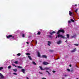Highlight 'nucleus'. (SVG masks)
<instances>
[{
	"instance_id": "nucleus-28",
	"label": "nucleus",
	"mask_w": 79,
	"mask_h": 79,
	"mask_svg": "<svg viewBox=\"0 0 79 79\" xmlns=\"http://www.w3.org/2000/svg\"><path fill=\"white\" fill-rule=\"evenodd\" d=\"M70 71L71 73H73V72H74V70L73 69L71 70Z\"/></svg>"
},
{
	"instance_id": "nucleus-29",
	"label": "nucleus",
	"mask_w": 79,
	"mask_h": 79,
	"mask_svg": "<svg viewBox=\"0 0 79 79\" xmlns=\"http://www.w3.org/2000/svg\"><path fill=\"white\" fill-rule=\"evenodd\" d=\"M26 54L27 55H30V54L29 53H26Z\"/></svg>"
},
{
	"instance_id": "nucleus-38",
	"label": "nucleus",
	"mask_w": 79,
	"mask_h": 79,
	"mask_svg": "<svg viewBox=\"0 0 79 79\" xmlns=\"http://www.w3.org/2000/svg\"><path fill=\"white\" fill-rule=\"evenodd\" d=\"M52 72H53V73H55L56 72V71H53Z\"/></svg>"
},
{
	"instance_id": "nucleus-35",
	"label": "nucleus",
	"mask_w": 79,
	"mask_h": 79,
	"mask_svg": "<svg viewBox=\"0 0 79 79\" xmlns=\"http://www.w3.org/2000/svg\"><path fill=\"white\" fill-rule=\"evenodd\" d=\"M39 73L40 74H43V73L41 72H39Z\"/></svg>"
},
{
	"instance_id": "nucleus-46",
	"label": "nucleus",
	"mask_w": 79,
	"mask_h": 79,
	"mask_svg": "<svg viewBox=\"0 0 79 79\" xmlns=\"http://www.w3.org/2000/svg\"><path fill=\"white\" fill-rule=\"evenodd\" d=\"M64 76L67 77V75H65Z\"/></svg>"
},
{
	"instance_id": "nucleus-19",
	"label": "nucleus",
	"mask_w": 79,
	"mask_h": 79,
	"mask_svg": "<svg viewBox=\"0 0 79 79\" xmlns=\"http://www.w3.org/2000/svg\"><path fill=\"white\" fill-rule=\"evenodd\" d=\"M18 68H19L20 69H21V68H23V67H21L20 66H18Z\"/></svg>"
},
{
	"instance_id": "nucleus-4",
	"label": "nucleus",
	"mask_w": 79,
	"mask_h": 79,
	"mask_svg": "<svg viewBox=\"0 0 79 79\" xmlns=\"http://www.w3.org/2000/svg\"><path fill=\"white\" fill-rule=\"evenodd\" d=\"M43 64L44 65H47V64H49V63L47 62L44 61L43 63Z\"/></svg>"
},
{
	"instance_id": "nucleus-21",
	"label": "nucleus",
	"mask_w": 79,
	"mask_h": 79,
	"mask_svg": "<svg viewBox=\"0 0 79 79\" xmlns=\"http://www.w3.org/2000/svg\"><path fill=\"white\" fill-rule=\"evenodd\" d=\"M46 72H47V73H48V74H49V75H50V74H51L49 72H48V71H46Z\"/></svg>"
},
{
	"instance_id": "nucleus-30",
	"label": "nucleus",
	"mask_w": 79,
	"mask_h": 79,
	"mask_svg": "<svg viewBox=\"0 0 79 79\" xmlns=\"http://www.w3.org/2000/svg\"><path fill=\"white\" fill-rule=\"evenodd\" d=\"M71 21L72 22H74V20H73V19H71Z\"/></svg>"
},
{
	"instance_id": "nucleus-27",
	"label": "nucleus",
	"mask_w": 79,
	"mask_h": 79,
	"mask_svg": "<svg viewBox=\"0 0 79 79\" xmlns=\"http://www.w3.org/2000/svg\"><path fill=\"white\" fill-rule=\"evenodd\" d=\"M74 45H75V46H78L79 45V44H74Z\"/></svg>"
},
{
	"instance_id": "nucleus-3",
	"label": "nucleus",
	"mask_w": 79,
	"mask_h": 79,
	"mask_svg": "<svg viewBox=\"0 0 79 79\" xmlns=\"http://www.w3.org/2000/svg\"><path fill=\"white\" fill-rule=\"evenodd\" d=\"M6 36L7 39H9V38H10V37H12V39H14V37H15V36L12 35H10L8 36Z\"/></svg>"
},
{
	"instance_id": "nucleus-14",
	"label": "nucleus",
	"mask_w": 79,
	"mask_h": 79,
	"mask_svg": "<svg viewBox=\"0 0 79 79\" xmlns=\"http://www.w3.org/2000/svg\"><path fill=\"white\" fill-rule=\"evenodd\" d=\"M28 57L29 60H32V58H31V56H28Z\"/></svg>"
},
{
	"instance_id": "nucleus-37",
	"label": "nucleus",
	"mask_w": 79,
	"mask_h": 79,
	"mask_svg": "<svg viewBox=\"0 0 79 79\" xmlns=\"http://www.w3.org/2000/svg\"><path fill=\"white\" fill-rule=\"evenodd\" d=\"M68 23H71V21H69Z\"/></svg>"
},
{
	"instance_id": "nucleus-13",
	"label": "nucleus",
	"mask_w": 79,
	"mask_h": 79,
	"mask_svg": "<svg viewBox=\"0 0 79 79\" xmlns=\"http://www.w3.org/2000/svg\"><path fill=\"white\" fill-rule=\"evenodd\" d=\"M66 37H67V39H69V34L67 35Z\"/></svg>"
},
{
	"instance_id": "nucleus-25",
	"label": "nucleus",
	"mask_w": 79,
	"mask_h": 79,
	"mask_svg": "<svg viewBox=\"0 0 79 79\" xmlns=\"http://www.w3.org/2000/svg\"><path fill=\"white\" fill-rule=\"evenodd\" d=\"M33 64H34L35 65H36V63H35L34 62H33Z\"/></svg>"
},
{
	"instance_id": "nucleus-41",
	"label": "nucleus",
	"mask_w": 79,
	"mask_h": 79,
	"mask_svg": "<svg viewBox=\"0 0 79 79\" xmlns=\"http://www.w3.org/2000/svg\"><path fill=\"white\" fill-rule=\"evenodd\" d=\"M12 65L14 66H15V64H12Z\"/></svg>"
},
{
	"instance_id": "nucleus-31",
	"label": "nucleus",
	"mask_w": 79,
	"mask_h": 79,
	"mask_svg": "<svg viewBox=\"0 0 79 79\" xmlns=\"http://www.w3.org/2000/svg\"><path fill=\"white\" fill-rule=\"evenodd\" d=\"M13 74H14L15 75H17V73H13Z\"/></svg>"
},
{
	"instance_id": "nucleus-39",
	"label": "nucleus",
	"mask_w": 79,
	"mask_h": 79,
	"mask_svg": "<svg viewBox=\"0 0 79 79\" xmlns=\"http://www.w3.org/2000/svg\"><path fill=\"white\" fill-rule=\"evenodd\" d=\"M68 42V40H66V41H65V42Z\"/></svg>"
},
{
	"instance_id": "nucleus-45",
	"label": "nucleus",
	"mask_w": 79,
	"mask_h": 79,
	"mask_svg": "<svg viewBox=\"0 0 79 79\" xmlns=\"http://www.w3.org/2000/svg\"><path fill=\"white\" fill-rule=\"evenodd\" d=\"M75 6H77V5L76 4L75 5Z\"/></svg>"
},
{
	"instance_id": "nucleus-26",
	"label": "nucleus",
	"mask_w": 79,
	"mask_h": 79,
	"mask_svg": "<svg viewBox=\"0 0 79 79\" xmlns=\"http://www.w3.org/2000/svg\"><path fill=\"white\" fill-rule=\"evenodd\" d=\"M40 32L39 31L38 32V33H37V35H40Z\"/></svg>"
},
{
	"instance_id": "nucleus-1",
	"label": "nucleus",
	"mask_w": 79,
	"mask_h": 79,
	"mask_svg": "<svg viewBox=\"0 0 79 79\" xmlns=\"http://www.w3.org/2000/svg\"><path fill=\"white\" fill-rule=\"evenodd\" d=\"M60 32H62V33H64V31L63 30H59L58 32L57 33V34L58 35V36H56V39L58 37H60L61 38H62V39H67V38L65 37V36L61 35L60 34Z\"/></svg>"
},
{
	"instance_id": "nucleus-8",
	"label": "nucleus",
	"mask_w": 79,
	"mask_h": 79,
	"mask_svg": "<svg viewBox=\"0 0 79 79\" xmlns=\"http://www.w3.org/2000/svg\"><path fill=\"white\" fill-rule=\"evenodd\" d=\"M0 76L2 79H3V78H4V76H3V75L1 73H0Z\"/></svg>"
},
{
	"instance_id": "nucleus-24",
	"label": "nucleus",
	"mask_w": 79,
	"mask_h": 79,
	"mask_svg": "<svg viewBox=\"0 0 79 79\" xmlns=\"http://www.w3.org/2000/svg\"><path fill=\"white\" fill-rule=\"evenodd\" d=\"M77 10H78V9H76L75 10V12H76V13H77Z\"/></svg>"
},
{
	"instance_id": "nucleus-48",
	"label": "nucleus",
	"mask_w": 79,
	"mask_h": 79,
	"mask_svg": "<svg viewBox=\"0 0 79 79\" xmlns=\"http://www.w3.org/2000/svg\"><path fill=\"white\" fill-rule=\"evenodd\" d=\"M77 79H79L78 78H77Z\"/></svg>"
},
{
	"instance_id": "nucleus-42",
	"label": "nucleus",
	"mask_w": 79,
	"mask_h": 79,
	"mask_svg": "<svg viewBox=\"0 0 79 79\" xmlns=\"http://www.w3.org/2000/svg\"><path fill=\"white\" fill-rule=\"evenodd\" d=\"M69 66H70V67H71V64L69 65Z\"/></svg>"
},
{
	"instance_id": "nucleus-15",
	"label": "nucleus",
	"mask_w": 79,
	"mask_h": 79,
	"mask_svg": "<svg viewBox=\"0 0 79 79\" xmlns=\"http://www.w3.org/2000/svg\"><path fill=\"white\" fill-rule=\"evenodd\" d=\"M73 14V13L71 12L70 11H69V15H70V16H72V15Z\"/></svg>"
},
{
	"instance_id": "nucleus-12",
	"label": "nucleus",
	"mask_w": 79,
	"mask_h": 79,
	"mask_svg": "<svg viewBox=\"0 0 79 79\" xmlns=\"http://www.w3.org/2000/svg\"><path fill=\"white\" fill-rule=\"evenodd\" d=\"M22 72H23V73H24V74H25V70L23 69H22Z\"/></svg>"
},
{
	"instance_id": "nucleus-23",
	"label": "nucleus",
	"mask_w": 79,
	"mask_h": 79,
	"mask_svg": "<svg viewBox=\"0 0 79 79\" xmlns=\"http://www.w3.org/2000/svg\"><path fill=\"white\" fill-rule=\"evenodd\" d=\"M13 71H15V72H16V71H17V69H13Z\"/></svg>"
},
{
	"instance_id": "nucleus-16",
	"label": "nucleus",
	"mask_w": 79,
	"mask_h": 79,
	"mask_svg": "<svg viewBox=\"0 0 79 79\" xmlns=\"http://www.w3.org/2000/svg\"><path fill=\"white\" fill-rule=\"evenodd\" d=\"M38 57H40V53H39V52H38Z\"/></svg>"
},
{
	"instance_id": "nucleus-11",
	"label": "nucleus",
	"mask_w": 79,
	"mask_h": 79,
	"mask_svg": "<svg viewBox=\"0 0 79 79\" xmlns=\"http://www.w3.org/2000/svg\"><path fill=\"white\" fill-rule=\"evenodd\" d=\"M56 32H55V31H53L52 32H50V34H51V35H52L53 34H55Z\"/></svg>"
},
{
	"instance_id": "nucleus-34",
	"label": "nucleus",
	"mask_w": 79,
	"mask_h": 79,
	"mask_svg": "<svg viewBox=\"0 0 79 79\" xmlns=\"http://www.w3.org/2000/svg\"><path fill=\"white\" fill-rule=\"evenodd\" d=\"M11 66H8V69H10V68H11Z\"/></svg>"
},
{
	"instance_id": "nucleus-47",
	"label": "nucleus",
	"mask_w": 79,
	"mask_h": 79,
	"mask_svg": "<svg viewBox=\"0 0 79 79\" xmlns=\"http://www.w3.org/2000/svg\"><path fill=\"white\" fill-rule=\"evenodd\" d=\"M62 79H64V78L63 77L62 78Z\"/></svg>"
},
{
	"instance_id": "nucleus-18",
	"label": "nucleus",
	"mask_w": 79,
	"mask_h": 79,
	"mask_svg": "<svg viewBox=\"0 0 79 79\" xmlns=\"http://www.w3.org/2000/svg\"><path fill=\"white\" fill-rule=\"evenodd\" d=\"M22 36L23 37H25V35L23 34H22Z\"/></svg>"
},
{
	"instance_id": "nucleus-49",
	"label": "nucleus",
	"mask_w": 79,
	"mask_h": 79,
	"mask_svg": "<svg viewBox=\"0 0 79 79\" xmlns=\"http://www.w3.org/2000/svg\"><path fill=\"white\" fill-rule=\"evenodd\" d=\"M15 66V67H16V66Z\"/></svg>"
},
{
	"instance_id": "nucleus-36",
	"label": "nucleus",
	"mask_w": 79,
	"mask_h": 79,
	"mask_svg": "<svg viewBox=\"0 0 79 79\" xmlns=\"http://www.w3.org/2000/svg\"><path fill=\"white\" fill-rule=\"evenodd\" d=\"M42 79H46V78L45 77H43L42 78Z\"/></svg>"
},
{
	"instance_id": "nucleus-7",
	"label": "nucleus",
	"mask_w": 79,
	"mask_h": 79,
	"mask_svg": "<svg viewBox=\"0 0 79 79\" xmlns=\"http://www.w3.org/2000/svg\"><path fill=\"white\" fill-rule=\"evenodd\" d=\"M41 57L42 58H47V56L45 55H43Z\"/></svg>"
},
{
	"instance_id": "nucleus-43",
	"label": "nucleus",
	"mask_w": 79,
	"mask_h": 79,
	"mask_svg": "<svg viewBox=\"0 0 79 79\" xmlns=\"http://www.w3.org/2000/svg\"><path fill=\"white\" fill-rule=\"evenodd\" d=\"M26 79H29V78H28V77H26Z\"/></svg>"
},
{
	"instance_id": "nucleus-22",
	"label": "nucleus",
	"mask_w": 79,
	"mask_h": 79,
	"mask_svg": "<svg viewBox=\"0 0 79 79\" xmlns=\"http://www.w3.org/2000/svg\"><path fill=\"white\" fill-rule=\"evenodd\" d=\"M67 71H69V72H70L71 70H70V69H67Z\"/></svg>"
},
{
	"instance_id": "nucleus-44",
	"label": "nucleus",
	"mask_w": 79,
	"mask_h": 79,
	"mask_svg": "<svg viewBox=\"0 0 79 79\" xmlns=\"http://www.w3.org/2000/svg\"><path fill=\"white\" fill-rule=\"evenodd\" d=\"M27 44H29V42H27Z\"/></svg>"
},
{
	"instance_id": "nucleus-20",
	"label": "nucleus",
	"mask_w": 79,
	"mask_h": 79,
	"mask_svg": "<svg viewBox=\"0 0 79 79\" xmlns=\"http://www.w3.org/2000/svg\"><path fill=\"white\" fill-rule=\"evenodd\" d=\"M48 37H49V38H50L51 39L52 38V36H51L50 35H48Z\"/></svg>"
},
{
	"instance_id": "nucleus-17",
	"label": "nucleus",
	"mask_w": 79,
	"mask_h": 79,
	"mask_svg": "<svg viewBox=\"0 0 79 79\" xmlns=\"http://www.w3.org/2000/svg\"><path fill=\"white\" fill-rule=\"evenodd\" d=\"M14 63H15V64H18V61H15L14 62Z\"/></svg>"
},
{
	"instance_id": "nucleus-2",
	"label": "nucleus",
	"mask_w": 79,
	"mask_h": 79,
	"mask_svg": "<svg viewBox=\"0 0 79 79\" xmlns=\"http://www.w3.org/2000/svg\"><path fill=\"white\" fill-rule=\"evenodd\" d=\"M40 69H41V70H42V71H44V70H45V69L46 70H48V69H49L50 68V67H45L44 69H43L42 67V66H40Z\"/></svg>"
},
{
	"instance_id": "nucleus-10",
	"label": "nucleus",
	"mask_w": 79,
	"mask_h": 79,
	"mask_svg": "<svg viewBox=\"0 0 79 79\" xmlns=\"http://www.w3.org/2000/svg\"><path fill=\"white\" fill-rule=\"evenodd\" d=\"M76 51V48H75L74 49L71 51V52H75Z\"/></svg>"
},
{
	"instance_id": "nucleus-33",
	"label": "nucleus",
	"mask_w": 79,
	"mask_h": 79,
	"mask_svg": "<svg viewBox=\"0 0 79 79\" xmlns=\"http://www.w3.org/2000/svg\"><path fill=\"white\" fill-rule=\"evenodd\" d=\"M18 56H20L21 55V54L20 53H19L17 54Z\"/></svg>"
},
{
	"instance_id": "nucleus-6",
	"label": "nucleus",
	"mask_w": 79,
	"mask_h": 79,
	"mask_svg": "<svg viewBox=\"0 0 79 79\" xmlns=\"http://www.w3.org/2000/svg\"><path fill=\"white\" fill-rule=\"evenodd\" d=\"M62 42L61 41V40H60L57 41V44L59 45H60V44H61Z\"/></svg>"
},
{
	"instance_id": "nucleus-32",
	"label": "nucleus",
	"mask_w": 79,
	"mask_h": 79,
	"mask_svg": "<svg viewBox=\"0 0 79 79\" xmlns=\"http://www.w3.org/2000/svg\"><path fill=\"white\" fill-rule=\"evenodd\" d=\"M2 69H3V67H0V70H1Z\"/></svg>"
},
{
	"instance_id": "nucleus-40",
	"label": "nucleus",
	"mask_w": 79,
	"mask_h": 79,
	"mask_svg": "<svg viewBox=\"0 0 79 79\" xmlns=\"http://www.w3.org/2000/svg\"><path fill=\"white\" fill-rule=\"evenodd\" d=\"M37 41H36V43H35V44H37Z\"/></svg>"
},
{
	"instance_id": "nucleus-9",
	"label": "nucleus",
	"mask_w": 79,
	"mask_h": 79,
	"mask_svg": "<svg viewBox=\"0 0 79 79\" xmlns=\"http://www.w3.org/2000/svg\"><path fill=\"white\" fill-rule=\"evenodd\" d=\"M48 45H49V46H50V44H52V42H50V41H48Z\"/></svg>"
},
{
	"instance_id": "nucleus-5",
	"label": "nucleus",
	"mask_w": 79,
	"mask_h": 79,
	"mask_svg": "<svg viewBox=\"0 0 79 79\" xmlns=\"http://www.w3.org/2000/svg\"><path fill=\"white\" fill-rule=\"evenodd\" d=\"M73 35L71 36V38H75V37H76L77 35L76 34H75V33H74Z\"/></svg>"
}]
</instances>
